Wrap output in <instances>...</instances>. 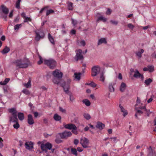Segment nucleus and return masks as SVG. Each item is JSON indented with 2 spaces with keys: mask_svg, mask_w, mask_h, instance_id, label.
I'll list each match as a JSON object with an SVG mask.
<instances>
[{
  "mask_svg": "<svg viewBox=\"0 0 156 156\" xmlns=\"http://www.w3.org/2000/svg\"><path fill=\"white\" fill-rule=\"evenodd\" d=\"M44 64L47 65L51 69H53L56 66V62L53 59L44 60Z\"/></svg>",
  "mask_w": 156,
  "mask_h": 156,
  "instance_id": "5",
  "label": "nucleus"
},
{
  "mask_svg": "<svg viewBox=\"0 0 156 156\" xmlns=\"http://www.w3.org/2000/svg\"><path fill=\"white\" fill-rule=\"evenodd\" d=\"M100 70V68L98 66H94L92 69V76H94L98 74Z\"/></svg>",
  "mask_w": 156,
  "mask_h": 156,
  "instance_id": "8",
  "label": "nucleus"
},
{
  "mask_svg": "<svg viewBox=\"0 0 156 156\" xmlns=\"http://www.w3.org/2000/svg\"><path fill=\"white\" fill-rule=\"evenodd\" d=\"M15 122H16V123L13 125V127L16 129H17L20 127V125L18 122V121Z\"/></svg>",
  "mask_w": 156,
  "mask_h": 156,
  "instance_id": "45",
  "label": "nucleus"
},
{
  "mask_svg": "<svg viewBox=\"0 0 156 156\" xmlns=\"http://www.w3.org/2000/svg\"><path fill=\"white\" fill-rule=\"evenodd\" d=\"M25 148L28 150H30L33 148L34 144L31 141L26 142L25 144Z\"/></svg>",
  "mask_w": 156,
  "mask_h": 156,
  "instance_id": "12",
  "label": "nucleus"
},
{
  "mask_svg": "<svg viewBox=\"0 0 156 156\" xmlns=\"http://www.w3.org/2000/svg\"><path fill=\"white\" fill-rule=\"evenodd\" d=\"M105 77L104 76L103 73H102L101 74V75L100 76V80L102 82H104L105 81Z\"/></svg>",
  "mask_w": 156,
  "mask_h": 156,
  "instance_id": "47",
  "label": "nucleus"
},
{
  "mask_svg": "<svg viewBox=\"0 0 156 156\" xmlns=\"http://www.w3.org/2000/svg\"><path fill=\"white\" fill-rule=\"evenodd\" d=\"M112 10L109 9H108L107 11L106 12V14L107 15H110L112 12Z\"/></svg>",
  "mask_w": 156,
  "mask_h": 156,
  "instance_id": "60",
  "label": "nucleus"
},
{
  "mask_svg": "<svg viewBox=\"0 0 156 156\" xmlns=\"http://www.w3.org/2000/svg\"><path fill=\"white\" fill-rule=\"evenodd\" d=\"M147 67L148 71L150 72H152L154 70V67L153 66H148Z\"/></svg>",
  "mask_w": 156,
  "mask_h": 156,
  "instance_id": "42",
  "label": "nucleus"
},
{
  "mask_svg": "<svg viewBox=\"0 0 156 156\" xmlns=\"http://www.w3.org/2000/svg\"><path fill=\"white\" fill-rule=\"evenodd\" d=\"M53 118L56 121H59L61 120V117L57 114H55Z\"/></svg>",
  "mask_w": 156,
  "mask_h": 156,
  "instance_id": "28",
  "label": "nucleus"
},
{
  "mask_svg": "<svg viewBox=\"0 0 156 156\" xmlns=\"http://www.w3.org/2000/svg\"><path fill=\"white\" fill-rule=\"evenodd\" d=\"M48 38L50 41L53 44H55V41L54 38L49 33L48 34Z\"/></svg>",
  "mask_w": 156,
  "mask_h": 156,
  "instance_id": "23",
  "label": "nucleus"
},
{
  "mask_svg": "<svg viewBox=\"0 0 156 156\" xmlns=\"http://www.w3.org/2000/svg\"><path fill=\"white\" fill-rule=\"evenodd\" d=\"M71 152L73 154L75 155L76 156H77L78 155L77 150L75 148H72L71 149Z\"/></svg>",
  "mask_w": 156,
  "mask_h": 156,
  "instance_id": "35",
  "label": "nucleus"
},
{
  "mask_svg": "<svg viewBox=\"0 0 156 156\" xmlns=\"http://www.w3.org/2000/svg\"><path fill=\"white\" fill-rule=\"evenodd\" d=\"M105 125L100 122H97L96 125V127L100 130H102L105 127Z\"/></svg>",
  "mask_w": 156,
  "mask_h": 156,
  "instance_id": "16",
  "label": "nucleus"
},
{
  "mask_svg": "<svg viewBox=\"0 0 156 156\" xmlns=\"http://www.w3.org/2000/svg\"><path fill=\"white\" fill-rule=\"evenodd\" d=\"M81 75V73H75V79H77L78 80H80V75Z\"/></svg>",
  "mask_w": 156,
  "mask_h": 156,
  "instance_id": "34",
  "label": "nucleus"
},
{
  "mask_svg": "<svg viewBox=\"0 0 156 156\" xmlns=\"http://www.w3.org/2000/svg\"><path fill=\"white\" fill-rule=\"evenodd\" d=\"M31 20H32L30 17H26L24 19V22H27L28 21L31 22Z\"/></svg>",
  "mask_w": 156,
  "mask_h": 156,
  "instance_id": "49",
  "label": "nucleus"
},
{
  "mask_svg": "<svg viewBox=\"0 0 156 156\" xmlns=\"http://www.w3.org/2000/svg\"><path fill=\"white\" fill-rule=\"evenodd\" d=\"M54 12V11L52 9H50L47 10L46 13V15L48 16L51 14L53 13Z\"/></svg>",
  "mask_w": 156,
  "mask_h": 156,
  "instance_id": "39",
  "label": "nucleus"
},
{
  "mask_svg": "<svg viewBox=\"0 0 156 156\" xmlns=\"http://www.w3.org/2000/svg\"><path fill=\"white\" fill-rule=\"evenodd\" d=\"M23 92L26 94H29V91L27 89H24L23 90Z\"/></svg>",
  "mask_w": 156,
  "mask_h": 156,
  "instance_id": "57",
  "label": "nucleus"
},
{
  "mask_svg": "<svg viewBox=\"0 0 156 156\" xmlns=\"http://www.w3.org/2000/svg\"><path fill=\"white\" fill-rule=\"evenodd\" d=\"M79 142V140L77 139H75L74 141V143L76 145H77L78 144Z\"/></svg>",
  "mask_w": 156,
  "mask_h": 156,
  "instance_id": "62",
  "label": "nucleus"
},
{
  "mask_svg": "<svg viewBox=\"0 0 156 156\" xmlns=\"http://www.w3.org/2000/svg\"><path fill=\"white\" fill-rule=\"evenodd\" d=\"M72 135V133L71 132L66 130L63 132L58 133L57 134V137L59 136L61 139H67L70 137Z\"/></svg>",
  "mask_w": 156,
  "mask_h": 156,
  "instance_id": "4",
  "label": "nucleus"
},
{
  "mask_svg": "<svg viewBox=\"0 0 156 156\" xmlns=\"http://www.w3.org/2000/svg\"><path fill=\"white\" fill-rule=\"evenodd\" d=\"M59 136H58L57 137V135H56V138L55 139V142L58 144L61 143H62L63 142V141L61 140L58 137Z\"/></svg>",
  "mask_w": 156,
  "mask_h": 156,
  "instance_id": "38",
  "label": "nucleus"
},
{
  "mask_svg": "<svg viewBox=\"0 0 156 156\" xmlns=\"http://www.w3.org/2000/svg\"><path fill=\"white\" fill-rule=\"evenodd\" d=\"M1 8L2 12L5 15H7L9 13V9L6 6L3 5H1Z\"/></svg>",
  "mask_w": 156,
  "mask_h": 156,
  "instance_id": "17",
  "label": "nucleus"
},
{
  "mask_svg": "<svg viewBox=\"0 0 156 156\" xmlns=\"http://www.w3.org/2000/svg\"><path fill=\"white\" fill-rule=\"evenodd\" d=\"M144 52V50L143 49H141L140 50L136 51L135 54L139 58H140L142 57V54Z\"/></svg>",
  "mask_w": 156,
  "mask_h": 156,
  "instance_id": "20",
  "label": "nucleus"
},
{
  "mask_svg": "<svg viewBox=\"0 0 156 156\" xmlns=\"http://www.w3.org/2000/svg\"><path fill=\"white\" fill-rule=\"evenodd\" d=\"M119 107L120 108L121 111L123 113V115L124 116H125L126 115H127L128 114L127 111L123 108V107L121 106V105H120Z\"/></svg>",
  "mask_w": 156,
  "mask_h": 156,
  "instance_id": "24",
  "label": "nucleus"
},
{
  "mask_svg": "<svg viewBox=\"0 0 156 156\" xmlns=\"http://www.w3.org/2000/svg\"><path fill=\"white\" fill-rule=\"evenodd\" d=\"M87 85H90L93 87H95L97 86V84L93 82H91L90 83H87Z\"/></svg>",
  "mask_w": 156,
  "mask_h": 156,
  "instance_id": "43",
  "label": "nucleus"
},
{
  "mask_svg": "<svg viewBox=\"0 0 156 156\" xmlns=\"http://www.w3.org/2000/svg\"><path fill=\"white\" fill-rule=\"evenodd\" d=\"M133 77L135 78H140L142 80H143L144 78V77L143 74H140L138 70L136 69L134 72V73L133 75Z\"/></svg>",
  "mask_w": 156,
  "mask_h": 156,
  "instance_id": "11",
  "label": "nucleus"
},
{
  "mask_svg": "<svg viewBox=\"0 0 156 156\" xmlns=\"http://www.w3.org/2000/svg\"><path fill=\"white\" fill-rule=\"evenodd\" d=\"M22 26L21 24H17L14 26V30H18Z\"/></svg>",
  "mask_w": 156,
  "mask_h": 156,
  "instance_id": "48",
  "label": "nucleus"
},
{
  "mask_svg": "<svg viewBox=\"0 0 156 156\" xmlns=\"http://www.w3.org/2000/svg\"><path fill=\"white\" fill-rule=\"evenodd\" d=\"M3 141V140L2 138L0 137V147H2L3 146V144L2 143V142Z\"/></svg>",
  "mask_w": 156,
  "mask_h": 156,
  "instance_id": "63",
  "label": "nucleus"
},
{
  "mask_svg": "<svg viewBox=\"0 0 156 156\" xmlns=\"http://www.w3.org/2000/svg\"><path fill=\"white\" fill-rule=\"evenodd\" d=\"M153 81V80L151 78H148L145 80L144 83L147 86H149Z\"/></svg>",
  "mask_w": 156,
  "mask_h": 156,
  "instance_id": "31",
  "label": "nucleus"
},
{
  "mask_svg": "<svg viewBox=\"0 0 156 156\" xmlns=\"http://www.w3.org/2000/svg\"><path fill=\"white\" fill-rule=\"evenodd\" d=\"M107 43V42L105 38H101L98 40V45H100L102 43L106 44Z\"/></svg>",
  "mask_w": 156,
  "mask_h": 156,
  "instance_id": "19",
  "label": "nucleus"
},
{
  "mask_svg": "<svg viewBox=\"0 0 156 156\" xmlns=\"http://www.w3.org/2000/svg\"><path fill=\"white\" fill-rule=\"evenodd\" d=\"M9 78H6L3 82H0V84L1 85H6L9 81Z\"/></svg>",
  "mask_w": 156,
  "mask_h": 156,
  "instance_id": "36",
  "label": "nucleus"
},
{
  "mask_svg": "<svg viewBox=\"0 0 156 156\" xmlns=\"http://www.w3.org/2000/svg\"><path fill=\"white\" fill-rule=\"evenodd\" d=\"M9 112L12 114V115H16L17 114V112L16 110V108H12L9 109Z\"/></svg>",
  "mask_w": 156,
  "mask_h": 156,
  "instance_id": "22",
  "label": "nucleus"
},
{
  "mask_svg": "<svg viewBox=\"0 0 156 156\" xmlns=\"http://www.w3.org/2000/svg\"><path fill=\"white\" fill-rule=\"evenodd\" d=\"M36 36L35 38V39L37 41H39L41 38H43L44 36V33H43L42 35H40V34L37 32L36 33Z\"/></svg>",
  "mask_w": 156,
  "mask_h": 156,
  "instance_id": "21",
  "label": "nucleus"
},
{
  "mask_svg": "<svg viewBox=\"0 0 156 156\" xmlns=\"http://www.w3.org/2000/svg\"><path fill=\"white\" fill-rule=\"evenodd\" d=\"M68 9L69 10H72L73 9V4L71 2H68L67 3Z\"/></svg>",
  "mask_w": 156,
  "mask_h": 156,
  "instance_id": "26",
  "label": "nucleus"
},
{
  "mask_svg": "<svg viewBox=\"0 0 156 156\" xmlns=\"http://www.w3.org/2000/svg\"><path fill=\"white\" fill-rule=\"evenodd\" d=\"M72 23L74 26H75L77 23V21L76 20H74L73 19H71Z\"/></svg>",
  "mask_w": 156,
  "mask_h": 156,
  "instance_id": "56",
  "label": "nucleus"
},
{
  "mask_svg": "<svg viewBox=\"0 0 156 156\" xmlns=\"http://www.w3.org/2000/svg\"><path fill=\"white\" fill-rule=\"evenodd\" d=\"M39 58L40 60L38 62V64L39 65H40L43 63V59L42 58L40 55L39 56Z\"/></svg>",
  "mask_w": 156,
  "mask_h": 156,
  "instance_id": "54",
  "label": "nucleus"
},
{
  "mask_svg": "<svg viewBox=\"0 0 156 156\" xmlns=\"http://www.w3.org/2000/svg\"><path fill=\"white\" fill-rule=\"evenodd\" d=\"M27 121L28 123L30 125H33L34 123L32 116L30 114L28 115Z\"/></svg>",
  "mask_w": 156,
  "mask_h": 156,
  "instance_id": "15",
  "label": "nucleus"
},
{
  "mask_svg": "<svg viewBox=\"0 0 156 156\" xmlns=\"http://www.w3.org/2000/svg\"><path fill=\"white\" fill-rule=\"evenodd\" d=\"M53 75L55 77L61 79L62 77V73L60 71L57 69L53 72Z\"/></svg>",
  "mask_w": 156,
  "mask_h": 156,
  "instance_id": "10",
  "label": "nucleus"
},
{
  "mask_svg": "<svg viewBox=\"0 0 156 156\" xmlns=\"http://www.w3.org/2000/svg\"><path fill=\"white\" fill-rule=\"evenodd\" d=\"M76 126L74 124L72 123L64 125V126L66 129L70 130H72Z\"/></svg>",
  "mask_w": 156,
  "mask_h": 156,
  "instance_id": "13",
  "label": "nucleus"
},
{
  "mask_svg": "<svg viewBox=\"0 0 156 156\" xmlns=\"http://www.w3.org/2000/svg\"><path fill=\"white\" fill-rule=\"evenodd\" d=\"M21 0H18L16 3V8L17 9H19L20 8V3Z\"/></svg>",
  "mask_w": 156,
  "mask_h": 156,
  "instance_id": "46",
  "label": "nucleus"
},
{
  "mask_svg": "<svg viewBox=\"0 0 156 156\" xmlns=\"http://www.w3.org/2000/svg\"><path fill=\"white\" fill-rule=\"evenodd\" d=\"M77 44L80 46H84L86 45V42L83 40L81 41L78 40L77 41Z\"/></svg>",
  "mask_w": 156,
  "mask_h": 156,
  "instance_id": "25",
  "label": "nucleus"
},
{
  "mask_svg": "<svg viewBox=\"0 0 156 156\" xmlns=\"http://www.w3.org/2000/svg\"><path fill=\"white\" fill-rule=\"evenodd\" d=\"M9 51V48L8 47L6 46L5 47V48L3 49V50L2 51V52L3 54H4L7 53Z\"/></svg>",
  "mask_w": 156,
  "mask_h": 156,
  "instance_id": "33",
  "label": "nucleus"
},
{
  "mask_svg": "<svg viewBox=\"0 0 156 156\" xmlns=\"http://www.w3.org/2000/svg\"><path fill=\"white\" fill-rule=\"evenodd\" d=\"M110 22L112 24L117 25L118 23V22L117 21L113 20H111Z\"/></svg>",
  "mask_w": 156,
  "mask_h": 156,
  "instance_id": "58",
  "label": "nucleus"
},
{
  "mask_svg": "<svg viewBox=\"0 0 156 156\" xmlns=\"http://www.w3.org/2000/svg\"><path fill=\"white\" fill-rule=\"evenodd\" d=\"M49 7V6H45L44 7V8H42L41 9V10L39 12L40 13H41L43 12V11L45 9H47Z\"/></svg>",
  "mask_w": 156,
  "mask_h": 156,
  "instance_id": "53",
  "label": "nucleus"
},
{
  "mask_svg": "<svg viewBox=\"0 0 156 156\" xmlns=\"http://www.w3.org/2000/svg\"><path fill=\"white\" fill-rule=\"evenodd\" d=\"M140 98H137V99L136 101V104L135 105V106L136 107L137 106H139V108L141 109H144L145 111L146 112L147 115L148 116H149L150 114L151 113V112H150V110H147L146 108V105H145L144 106H142L143 105V103L144 102V101H141L140 100Z\"/></svg>",
  "mask_w": 156,
  "mask_h": 156,
  "instance_id": "3",
  "label": "nucleus"
},
{
  "mask_svg": "<svg viewBox=\"0 0 156 156\" xmlns=\"http://www.w3.org/2000/svg\"><path fill=\"white\" fill-rule=\"evenodd\" d=\"M31 80H29L27 83H24L23 84V86L27 88L30 87H31Z\"/></svg>",
  "mask_w": 156,
  "mask_h": 156,
  "instance_id": "29",
  "label": "nucleus"
},
{
  "mask_svg": "<svg viewBox=\"0 0 156 156\" xmlns=\"http://www.w3.org/2000/svg\"><path fill=\"white\" fill-rule=\"evenodd\" d=\"M76 54L75 56V59L76 61L79 60H83L84 58L82 54V51L80 49H79L76 51Z\"/></svg>",
  "mask_w": 156,
  "mask_h": 156,
  "instance_id": "7",
  "label": "nucleus"
},
{
  "mask_svg": "<svg viewBox=\"0 0 156 156\" xmlns=\"http://www.w3.org/2000/svg\"><path fill=\"white\" fill-rule=\"evenodd\" d=\"M126 87V84L123 83L122 82L121 84V85L120 88V90L122 92H123L125 90Z\"/></svg>",
  "mask_w": 156,
  "mask_h": 156,
  "instance_id": "18",
  "label": "nucleus"
},
{
  "mask_svg": "<svg viewBox=\"0 0 156 156\" xmlns=\"http://www.w3.org/2000/svg\"><path fill=\"white\" fill-rule=\"evenodd\" d=\"M80 143L83 148H87L89 147V140L85 137L81 138Z\"/></svg>",
  "mask_w": 156,
  "mask_h": 156,
  "instance_id": "6",
  "label": "nucleus"
},
{
  "mask_svg": "<svg viewBox=\"0 0 156 156\" xmlns=\"http://www.w3.org/2000/svg\"><path fill=\"white\" fill-rule=\"evenodd\" d=\"M49 7V6H45L44 7V8H42L41 9V10L39 12L40 13H41L43 12V11L45 9H47Z\"/></svg>",
  "mask_w": 156,
  "mask_h": 156,
  "instance_id": "51",
  "label": "nucleus"
},
{
  "mask_svg": "<svg viewBox=\"0 0 156 156\" xmlns=\"http://www.w3.org/2000/svg\"><path fill=\"white\" fill-rule=\"evenodd\" d=\"M127 26L128 28L131 29L132 30H133V29L134 27V26L131 23L128 24L127 25Z\"/></svg>",
  "mask_w": 156,
  "mask_h": 156,
  "instance_id": "50",
  "label": "nucleus"
},
{
  "mask_svg": "<svg viewBox=\"0 0 156 156\" xmlns=\"http://www.w3.org/2000/svg\"><path fill=\"white\" fill-rule=\"evenodd\" d=\"M84 117L87 120H89L91 118L90 115L88 113H84L83 114Z\"/></svg>",
  "mask_w": 156,
  "mask_h": 156,
  "instance_id": "37",
  "label": "nucleus"
},
{
  "mask_svg": "<svg viewBox=\"0 0 156 156\" xmlns=\"http://www.w3.org/2000/svg\"><path fill=\"white\" fill-rule=\"evenodd\" d=\"M28 105L30 107V110L33 111L34 108V107L33 106V104L31 103H30L28 104Z\"/></svg>",
  "mask_w": 156,
  "mask_h": 156,
  "instance_id": "55",
  "label": "nucleus"
},
{
  "mask_svg": "<svg viewBox=\"0 0 156 156\" xmlns=\"http://www.w3.org/2000/svg\"><path fill=\"white\" fill-rule=\"evenodd\" d=\"M139 107H136L135 109L136 111V112H137L139 115H141V114L143 113V112L141 110H139Z\"/></svg>",
  "mask_w": 156,
  "mask_h": 156,
  "instance_id": "40",
  "label": "nucleus"
},
{
  "mask_svg": "<svg viewBox=\"0 0 156 156\" xmlns=\"http://www.w3.org/2000/svg\"><path fill=\"white\" fill-rule=\"evenodd\" d=\"M59 111L62 112V113H66V110L65 109H63L61 107H59Z\"/></svg>",
  "mask_w": 156,
  "mask_h": 156,
  "instance_id": "59",
  "label": "nucleus"
},
{
  "mask_svg": "<svg viewBox=\"0 0 156 156\" xmlns=\"http://www.w3.org/2000/svg\"><path fill=\"white\" fill-rule=\"evenodd\" d=\"M49 7V6H45L44 7V8H42L41 9V10L39 12L40 13H41L43 12V11L45 9H47Z\"/></svg>",
  "mask_w": 156,
  "mask_h": 156,
  "instance_id": "52",
  "label": "nucleus"
},
{
  "mask_svg": "<svg viewBox=\"0 0 156 156\" xmlns=\"http://www.w3.org/2000/svg\"><path fill=\"white\" fill-rule=\"evenodd\" d=\"M52 147V144L48 142L46 143L45 144H42L41 145V150L43 151H45V148L50 150L51 149Z\"/></svg>",
  "mask_w": 156,
  "mask_h": 156,
  "instance_id": "9",
  "label": "nucleus"
},
{
  "mask_svg": "<svg viewBox=\"0 0 156 156\" xmlns=\"http://www.w3.org/2000/svg\"><path fill=\"white\" fill-rule=\"evenodd\" d=\"M152 58H156V53L154 52L151 55Z\"/></svg>",
  "mask_w": 156,
  "mask_h": 156,
  "instance_id": "64",
  "label": "nucleus"
},
{
  "mask_svg": "<svg viewBox=\"0 0 156 156\" xmlns=\"http://www.w3.org/2000/svg\"><path fill=\"white\" fill-rule=\"evenodd\" d=\"M110 139H111V140L113 142H115L117 139V137H112L110 138Z\"/></svg>",
  "mask_w": 156,
  "mask_h": 156,
  "instance_id": "61",
  "label": "nucleus"
},
{
  "mask_svg": "<svg viewBox=\"0 0 156 156\" xmlns=\"http://www.w3.org/2000/svg\"><path fill=\"white\" fill-rule=\"evenodd\" d=\"M83 102L87 106H89L90 105V101L87 99H85L83 100Z\"/></svg>",
  "mask_w": 156,
  "mask_h": 156,
  "instance_id": "32",
  "label": "nucleus"
},
{
  "mask_svg": "<svg viewBox=\"0 0 156 156\" xmlns=\"http://www.w3.org/2000/svg\"><path fill=\"white\" fill-rule=\"evenodd\" d=\"M72 132L75 135H77L78 133V132L77 130V128L76 126L73 128L72 130Z\"/></svg>",
  "mask_w": 156,
  "mask_h": 156,
  "instance_id": "41",
  "label": "nucleus"
},
{
  "mask_svg": "<svg viewBox=\"0 0 156 156\" xmlns=\"http://www.w3.org/2000/svg\"><path fill=\"white\" fill-rule=\"evenodd\" d=\"M60 79L55 77L53 79V81L54 83L59 85L62 87L64 91L66 93L68 94L69 92V84L71 82V80L68 79L67 83H66L65 82H63L62 80H60Z\"/></svg>",
  "mask_w": 156,
  "mask_h": 156,
  "instance_id": "1",
  "label": "nucleus"
},
{
  "mask_svg": "<svg viewBox=\"0 0 156 156\" xmlns=\"http://www.w3.org/2000/svg\"><path fill=\"white\" fill-rule=\"evenodd\" d=\"M18 117L20 120H23L24 118V115L23 113L21 112H19L18 114Z\"/></svg>",
  "mask_w": 156,
  "mask_h": 156,
  "instance_id": "27",
  "label": "nucleus"
},
{
  "mask_svg": "<svg viewBox=\"0 0 156 156\" xmlns=\"http://www.w3.org/2000/svg\"><path fill=\"white\" fill-rule=\"evenodd\" d=\"M9 121L12 122L18 121L17 118V114L12 115L9 117Z\"/></svg>",
  "mask_w": 156,
  "mask_h": 156,
  "instance_id": "14",
  "label": "nucleus"
},
{
  "mask_svg": "<svg viewBox=\"0 0 156 156\" xmlns=\"http://www.w3.org/2000/svg\"><path fill=\"white\" fill-rule=\"evenodd\" d=\"M109 89L110 91L112 92L114 91V89L112 83H110L109 85Z\"/></svg>",
  "mask_w": 156,
  "mask_h": 156,
  "instance_id": "44",
  "label": "nucleus"
},
{
  "mask_svg": "<svg viewBox=\"0 0 156 156\" xmlns=\"http://www.w3.org/2000/svg\"><path fill=\"white\" fill-rule=\"evenodd\" d=\"M13 63L19 68H24L28 67L30 62L28 59L24 58L16 60L13 62Z\"/></svg>",
  "mask_w": 156,
  "mask_h": 156,
  "instance_id": "2",
  "label": "nucleus"
},
{
  "mask_svg": "<svg viewBox=\"0 0 156 156\" xmlns=\"http://www.w3.org/2000/svg\"><path fill=\"white\" fill-rule=\"evenodd\" d=\"M107 19L103 16H101L98 17L97 20L96 21L97 22L99 21L100 20L102 21L103 22H106Z\"/></svg>",
  "mask_w": 156,
  "mask_h": 156,
  "instance_id": "30",
  "label": "nucleus"
}]
</instances>
